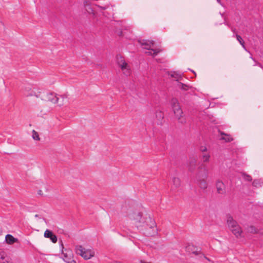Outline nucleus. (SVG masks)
Listing matches in <instances>:
<instances>
[{"label":"nucleus","instance_id":"1","mask_svg":"<svg viewBox=\"0 0 263 263\" xmlns=\"http://www.w3.org/2000/svg\"><path fill=\"white\" fill-rule=\"evenodd\" d=\"M128 218L134 221L137 229L147 236H154L157 233L155 220L146 213L132 212L128 214Z\"/></svg>","mask_w":263,"mask_h":263},{"label":"nucleus","instance_id":"2","mask_svg":"<svg viewBox=\"0 0 263 263\" xmlns=\"http://www.w3.org/2000/svg\"><path fill=\"white\" fill-rule=\"evenodd\" d=\"M170 105L172 110L178 121L180 123L184 122L185 119L183 118V111L178 100L175 98H173L170 101Z\"/></svg>","mask_w":263,"mask_h":263},{"label":"nucleus","instance_id":"3","mask_svg":"<svg viewBox=\"0 0 263 263\" xmlns=\"http://www.w3.org/2000/svg\"><path fill=\"white\" fill-rule=\"evenodd\" d=\"M139 43L143 49L147 50V51H145V53L148 55L155 56L160 51L159 49H154L152 48L154 42L152 41L142 40L139 41Z\"/></svg>","mask_w":263,"mask_h":263},{"label":"nucleus","instance_id":"4","mask_svg":"<svg viewBox=\"0 0 263 263\" xmlns=\"http://www.w3.org/2000/svg\"><path fill=\"white\" fill-rule=\"evenodd\" d=\"M76 253L81 255L85 259H89L95 255V251L91 248L86 249L82 246H77L76 247Z\"/></svg>","mask_w":263,"mask_h":263},{"label":"nucleus","instance_id":"5","mask_svg":"<svg viewBox=\"0 0 263 263\" xmlns=\"http://www.w3.org/2000/svg\"><path fill=\"white\" fill-rule=\"evenodd\" d=\"M227 223L229 228L236 237H238L241 236L242 233L241 229L238 225L237 222L232 217L229 216L228 217Z\"/></svg>","mask_w":263,"mask_h":263},{"label":"nucleus","instance_id":"6","mask_svg":"<svg viewBox=\"0 0 263 263\" xmlns=\"http://www.w3.org/2000/svg\"><path fill=\"white\" fill-rule=\"evenodd\" d=\"M41 100L44 101H49L53 104H57L59 101V97L55 93L43 90L42 95L41 96Z\"/></svg>","mask_w":263,"mask_h":263},{"label":"nucleus","instance_id":"7","mask_svg":"<svg viewBox=\"0 0 263 263\" xmlns=\"http://www.w3.org/2000/svg\"><path fill=\"white\" fill-rule=\"evenodd\" d=\"M73 253L71 250L65 249L62 251V256L61 258L66 263H76V261L73 259Z\"/></svg>","mask_w":263,"mask_h":263},{"label":"nucleus","instance_id":"8","mask_svg":"<svg viewBox=\"0 0 263 263\" xmlns=\"http://www.w3.org/2000/svg\"><path fill=\"white\" fill-rule=\"evenodd\" d=\"M118 63L125 75L128 76L130 74V68L122 57H121L120 59H118Z\"/></svg>","mask_w":263,"mask_h":263},{"label":"nucleus","instance_id":"9","mask_svg":"<svg viewBox=\"0 0 263 263\" xmlns=\"http://www.w3.org/2000/svg\"><path fill=\"white\" fill-rule=\"evenodd\" d=\"M43 90H44L41 89L33 88L31 90L26 89L25 91L27 97L35 96V97L41 99V96L42 95Z\"/></svg>","mask_w":263,"mask_h":263},{"label":"nucleus","instance_id":"10","mask_svg":"<svg viewBox=\"0 0 263 263\" xmlns=\"http://www.w3.org/2000/svg\"><path fill=\"white\" fill-rule=\"evenodd\" d=\"M44 237L50 238L51 241L55 243L57 241L56 236L50 230H46L44 232Z\"/></svg>","mask_w":263,"mask_h":263},{"label":"nucleus","instance_id":"11","mask_svg":"<svg viewBox=\"0 0 263 263\" xmlns=\"http://www.w3.org/2000/svg\"><path fill=\"white\" fill-rule=\"evenodd\" d=\"M216 189L218 193L223 194L225 192V186L221 181H217L216 183Z\"/></svg>","mask_w":263,"mask_h":263},{"label":"nucleus","instance_id":"12","mask_svg":"<svg viewBox=\"0 0 263 263\" xmlns=\"http://www.w3.org/2000/svg\"><path fill=\"white\" fill-rule=\"evenodd\" d=\"M220 139L226 142H229L233 140V137L230 135L225 134L223 132H220Z\"/></svg>","mask_w":263,"mask_h":263},{"label":"nucleus","instance_id":"13","mask_svg":"<svg viewBox=\"0 0 263 263\" xmlns=\"http://www.w3.org/2000/svg\"><path fill=\"white\" fill-rule=\"evenodd\" d=\"M196 162H197V158H193L191 159H190L188 163V167L189 170L190 171H193L196 167Z\"/></svg>","mask_w":263,"mask_h":263},{"label":"nucleus","instance_id":"14","mask_svg":"<svg viewBox=\"0 0 263 263\" xmlns=\"http://www.w3.org/2000/svg\"><path fill=\"white\" fill-rule=\"evenodd\" d=\"M5 240L7 243L12 245L16 242L18 240L10 234H7L5 237Z\"/></svg>","mask_w":263,"mask_h":263},{"label":"nucleus","instance_id":"15","mask_svg":"<svg viewBox=\"0 0 263 263\" xmlns=\"http://www.w3.org/2000/svg\"><path fill=\"white\" fill-rule=\"evenodd\" d=\"M84 6L85 7L86 11L90 14H94V10L91 6L87 2H85L84 4Z\"/></svg>","mask_w":263,"mask_h":263},{"label":"nucleus","instance_id":"16","mask_svg":"<svg viewBox=\"0 0 263 263\" xmlns=\"http://www.w3.org/2000/svg\"><path fill=\"white\" fill-rule=\"evenodd\" d=\"M201 157L203 162H208L210 161L211 155L210 153L207 152L206 153H203Z\"/></svg>","mask_w":263,"mask_h":263},{"label":"nucleus","instance_id":"17","mask_svg":"<svg viewBox=\"0 0 263 263\" xmlns=\"http://www.w3.org/2000/svg\"><path fill=\"white\" fill-rule=\"evenodd\" d=\"M199 187L202 189H205L208 187V183L204 179H200L198 180Z\"/></svg>","mask_w":263,"mask_h":263},{"label":"nucleus","instance_id":"18","mask_svg":"<svg viewBox=\"0 0 263 263\" xmlns=\"http://www.w3.org/2000/svg\"><path fill=\"white\" fill-rule=\"evenodd\" d=\"M173 184L175 188H177L180 186L181 184L180 179L178 177H174L173 178Z\"/></svg>","mask_w":263,"mask_h":263},{"label":"nucleus","instance_id":"19","mask_svg":"<svg viewBox=\"0 0 263 263\" xmlns=\"http://www.w3.org/2000/svg\"><path fill=\"white\" fill-rule=\"evenodd\" d=\"M263 184V182L260 180H254L253 182V185L256 187H261Z\"/></svg>","mask_w":263,"mask_h":263},{"label":"nucleus","instance_id":"20","mask_svg":"<svg viewBox=\"0 0 263 263\" xmlns=\"http://www.w3.org/2000/svg\"><path fill=\"white\" fill-rule=\"evenodd\" d=\"M236 39H237V41L239 42L240 45L242 46L243 48L245 50L247 51V49H246V47H245V44H244V42L243 41L242 39L241 38V37L239 35H238V34H236Z\"/></svg>","mask_w":263,"mask_h":263},{"label":"nucleus","instance_id":"21","mask_svg":"<svg viewBox=\"0 0 263 263\" xmlns=\"http://www.w3.org/2000/svg\"><path fill=\"white\" fill-rule=\"evenodd\" d=\"M31 136L34 140L39 141L40 139L38 133L34 130H32Z\"/></svg>","mask_w":263,"mask_h":263},{"label":"nucleus","instance_id":"22","mask_svg":"<svg viewBox=\"0 0 263 263\" xmlns=\"http://www.w3.org/2000/svg\"><path fill=\"white\" fill-rule=\"evenodd\" d=\"M67 103V100H64L59 97V101L57 102V105L59 106H62Z\"/></svg>","mask_w":263,"mask_h":263},{"label":"nucleus","instance_id":"23","mask_svg":"<svg viewBox=\"0 0 263 263\" xmlns=\"http://www.w3.org/2000/svg\"><path fill=\"white\" fill-rule=\"evenodd\" d=\"M179 87L180 88H181V89L183 90H187L189 89V86H187L186 84H184L183 83H180Z\"/></svg>","mask_w":263,"mask_h":263},{"label":"nucleus","instance_id":"24","mask_svg":"<svg viewBox=\"0 0 263 263\" xmlns=\"http://www.w3.org/2000/svg\"><path fill=\"white\" fill-rule=\"evenodd\" d=\"M59 97L64 100H67V103L68 102V95L67 93H64Z\"/></svg>","mask_w":263,"mask_h":263},{"label":"nucleus","instance_id":"25","mask_svg":"<svg viewBox=\"0 0 263 263\" xmlns=\"http://www.w3.org/2000/svg\"><path fill=\"white\" fill-rule=\"evenodd\" d=\"M242 177L246 181H250L252 180L251 177L250 176L248 175L243 174H242Z\"/></svg>","mask_w":263,"mask_h":263},{"label":"nucleus","instance_id":"26","mask_svg":"<svg viewBox=\"0 0 263 263\" xmlns=\"http://www.w3.org/2000/svg\"><path fill=\"white\" fill-rule=\"evenodd\" d=\"M200 151L203 153H206L207 152L208 149L205 145H201L200 147L199 148Z\"/></svg>","mask_w":263,"mask_h":263},{"label":"nucleus","instance_id":"27","mask_svg":"<svg viewBox=\"0 0 263 263\" xmlns=\"http://www.w3.org/2000/svg\"><path fill=\"white\" fill-rule=\"evenodd\" d=\"M1 263H12L8 257H6V256L4 257V259H3V261H1Z\"/></svg>","mask_w":263,"mask_h":263},{"label":"nucleus","instance_id":"28","mask_svg":"<svg viewBox=\"0 0 263 263\" xmlns=\"http://www.w3.org/2000/svg\"><path fill=\"white\" fill-rule=\"evenodd\" d=\"M170 75H171V77L172 78H174L176 79H178V75L177 74H176L175 73H172Z\"/></svg>","mask_w":263,"mask_h":263},{"label":"nucleus","instance_id":"29","mask_svg":"<svg viewBox=\"0 0 263 263\" xmlns=\"http://www.w3.org/2000/svg\"><path fill=\"white\" fill-rule=\"evenodd\" d=\"M255 65H257L258 66H259L260 68H263V67L262 66V65L260 63H259L256 61H255Z\"/></svg>","mask_w":263,"mask_h":263},{"label":"nucleus","instance_id":"30","mask_svg":"<svg viewBox=\"0 0 263 263\" xmlns=\"http://www.w3.org/2000/svg\"><path fill=\"white\" fill-rule=\"evenodd\" d=\"M250 228L251 229V232H256V231H255V230L254 227H252Z\"/></svg>","mask_w":263,"mask_h":263},{"label":"nucleus","instance_id":"31","mask_svg":"<svg viewBox=\"0 0 263 263\" xmlns=\"http://www.w3.org/2000/svg\"><path fill=\"white\" fill-rule=\"evenodd\" d=\"M41 192H42V191H41V190H40V191H39V192H38V194H40V195H42V194L41 193Z\"/></svg>","mask_w":263,"mask_h":263},{"label":"nucleus","instance_id":"32","mask_svg":"<svg viewBox=\"0 0 263 263\" xmlns=\"http://www.w3.org/2000/svg\"><path fill=\"white\" fill-rule=\"evenodd\" d=\"M190 247V246H187V247L186 248V250H187V251H188V250H189V249Z\"/></svg>","mask_w":263,"mask_h":263},{"label":"nucleus","instance_id":"33","mask_svg":"<svg viewBox=\"0 0 263 263\" xmlns=\"http://www.w3.org/2000/svg\"><path fill=\"white\" fill-rule=\"evenodd\" d=\"M207 177H208V174H205V175H204V178H207Z\"/></svg>","mask_w":263,"mask_h":263},{"label":"nucleus","instance_id":"34","mask_svg":"<svg viewBox=\"0 0 263 263\" xmlns=\"http://www.w3.org/2000/svg\"><path fill=\"white\" fill-rule=\"evenodd\" d=\"M99 8H101V9H103V10H104V9H105V8H104V7H99Z\"/></svg>","mask_w":263,"mask_h":263},{"label":"nucleus","instance_id":"35","mask_svg":"<svg viewBox=\"0 0 263 263\" xmlns=\"http://www.w3.org/2000/svg\"><path fill=\"white\" fill-rule=\"evenodd\" d=\"M217 1L218 3H220V0H217Z\"/></svg>","mask_w":263,"mask_h":263},{"label":"nucleus","instance_id":"36","mask_svg":"<svg viewBox=\"0 0 263 263\" xmlns=\"http://www.w3.org/2000/svg\"><path fill=\"white\" fill-rule=\"evenodd\" d=\"M250 58L252 59L253 61H254V59L252 57H251Z\"/></svg>","mask_w":263,"mask_h":263},{"label":"nucleus","instance_id":"37","mask_svg":"<svg viewBox=\"0 0 263 263\" xmlns=\"http://www.w3.org/2000/svg\"><path fill=\"white\" fill-rule=\"evenodd\" d=\"M35 216L36 217H37V215H35Z\"/></svg>","mask_w":263,"mask_h":263}]
</instances>
